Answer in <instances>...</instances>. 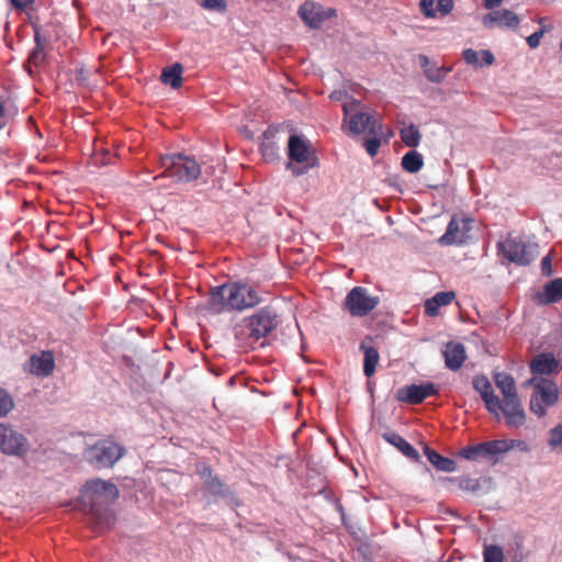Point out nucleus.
Segmentation results:
<instances>
[{"label": "nucleus", "instance_id": "nucleus-42", "mask_svg": "<svg viewBox=\"0 0 562 562\" xmlns=\"http://www.w3.org/2000/svg\"><path fill=\"white\" fill-rule=\"evenodd\" d=\"M436 8L442 15H447L453 9V0H437Z\"/></svg>", "mask_w": 562, "mask_h": 562}, {"label": "nucleus", "instance_id": "nucleus-23", "mask_svg": "<svg viewBox=\"0 0 562 562\" xmlns=\"http://www.w3.org/2000/svg\"><path fill=\"white\" fill-rule=\"evenodd\" d=\"M464 61L474 67L490 66L494 63V55L490 50L476 52L472 48L464 49L462 53Z\"/></svg>", "mask_w": 562, "mask_h": 562}, {"label": "nucleus", "instance_id": "nucleus-13", "mask_svg": "<svg viewBox=\"0 0 562 562\" xmlns=\"http://www.w3.org/2000/svg\"><path fill=\"white\" fill-rule=\"evenodd\" d=\"M336 14L333 8H324L314 1H305L299 9V15L311 29H318L322 23Z\"/></svg>", "mask_w": 562, "mask_h": 562}, {"label": "nucleus", "instance_id": "nucleus-22", "mask_svg": "<svg viewBox=\"0 0 562 562\" xmlns=\"http://www.w3.org/2000/svg\"><path fill=\"white\" fill-rule=\"evenodd\" d=\"M382 437L385 441L396 447L408 459L414 461L418 460L419 454L417 450L398 434L385 432L382 435Z\"/></svg>", "mask_w": 562, "mask_h": 562}, {"label": "nucleus", "instance_id": "nucleus-9", "mask_svg": "<svg viewBox=\"0 0 562 562\" xmlns=\"http://www.w3.org/2000/svg\"><path fill=\"white\" fill-rule=\"evenodd\" d=\"M124 448L112 440H99L85 451L87 461L97 469L113 467L123 456Z\"/></svg>", "mask_w": 562, "mask_h": 562}, {"label": "nucleus", "instance_id": "nucleus-35", "mask_svg": "<svg viewBox=\"0 0 562 562\" xmlns=\"http://www.w3.org/2000/svg\"><path fill=\"white\" fill-rule=\"evenodd\" d=\"M484 562H504V553L498 546H488L484 548Z\"/></svg>", "mask_w": 562, "mask_h": 562}, {"label": "nucleus", "instance_id": "nucleus-44", "mask_svg": "<svg viewBox=\"0 0 562 562\" xmlns=\"http://www.w3.org/2000/svg\"><path fill=\"white\" fill-rule=\"evenodd\" d=\"M542 35H543V31L542 30L537 31V32L532 33L531 35H529L527 37V43H528L529 47L530 48L538 47Z\"/></svg>", "mask_w": 562, "mask_h": 562}, {"label": "nucleus", "instance_id": "nucleus-6", "mask_svg": "<svg viewBox=\"0 0 562 562\" xmlns=\"http://www.w3.org/2000/svg\"><path fill=\"white\" fill-rule=\"evenodd\" d=\"M288 150L291 161L286 164V169L295 177L305 175L317 165V158L314 151L306 142L297 135L290 136Z\"/></svg>", "mask_w": 562, "mask_h": 562}, {"label": "nucleus", "instance_id": "nucleus-40", "mask_svg": "<svg viewBox=\"0 0 562 562\" xmlns=\"http://www.w3.org/2000/svg\"><path fill=\"white\" fill-rule=\"evenodd\" d=\"M420 11L427 18H434L436 15V1L435 0H420L419 2Z\"/></svg>", "mask_w": 562, "mask_h": 562}, {"label": "nucleus", "instance_id": "nucleus-33", "mask_svg": "<svg viewBox=\"0 0 562 562\" xmlns=\"http://www.w3.org/2000/svg\"><path fill=\"white\" fill-rule=\"evenodd\" d=\"M452 482H457L458 486L462 491L476 493L481 488V484L477 479H472L470 476H461L451 479Z\"/></svg>", "mask_w": 562, "mask_h": 562}, {"label": "nucleus", "instance_id": "nucleus-25", "mask_svg": "<svg viewBox=\"0 0 562 562\" xmlns=\"http://www.w3.org/2000/svg\"><path fill=\"white\" fill-rule=\"evenodd\" d=\"M454 297L453 292H439L425 302V312L429 316H436L441 306L451 303Z\"/></svg>", "mask_w": 562, "mask_h": 562}, {"label": "nucleus", "instance_id": "nucleus-14", "mask_svg": "<svg viewBox=\"0 0 562 562\" xmlns=\"http://www.w3.org/2000/svg\"><path fill=\"white\" fill-rule=\"evenodd\" d=\"M471 231V222L467 218L453 216L448 224L446 233L439 238V244L443 246L461 245Z\"/></svg>", "mask_w": 562, "mask_h": 562}, {"label": "nucleus", "instance_id": "nucleus-34", "mask_svg": "<svg viewBox=\"0 0 562 562\" xmlns=\"http://www.w3.org/2000/svg\"><path fill=\"white\" fill-rule=\"evenodd\" d=\"M14 407L11 394L0 387V418L5 417Z\"/></svg>", "mask_w": 562, "mask_h": 562}, {"label": "nucleus", "instance_id": "nucleus-38", "mask_svg": "<svg viewBox=\"0 0 562 562\" xmlns=\"http://www.w3.org/2000/svg\"><path fill=\"white\" fill-rule=\"evenodd\" d=\"M549 445L562 452V425H558L550 431Z\"/></svg>", "mask_w": 562, "mask_h": 562}, {"label": "nucleus", "instance_id": "nucleus-12", "mask_svg": "<svg viewBox=\"0 0 562 562\" xmlns=\"http://www.w3.org/2000/svg\"><path fill=\"white\" fill-rule=\"evenodd\" d=\"M509 449L507 441L505 440H493L482 442L475 446L463 448L460 451V456L467 460H480L487 459L499 453H503Z\"/></svg>", "mask_w": 562, "mask_h": 562}, {"label": "nucleus", "instance_id": "nucleus-3", "mask_svg": "<svg viewBox=\"0 0 562 562\" xmlns=\"http://www.w3.org/2000/svg\"><path fill=\"white\" fill-rule=\"evenodd\" d=\"M278 324V315L274 311L268 307L260 308L243 321L235 336L245 347L254 348V345L274 330Z\"/></svg>", "mask_w": 562, "mask_h": 562}, {"label": "nucleus", "instance_id": "nucleus-1", "mask_svg": "<svg viewBox=\"0 0 562 562\" xmlns=\"http://www.w3.org/2000/svg\"><path fill=\"white\" fill-rule=\"evenodd\" d=\"M260 303L257 291L247 283H225L211 289L209 310L214 314L244 311Z\"/></svg>", "mask_w": 562, "mask_h": 562}, {"label": "nucleus", "instance_id": "nucleus-30", "mask_svg": "<svg viewBox=\"0 0 562 562\" xmlns=\"http://www.w3.org/2000/svg\"><path fill=\"white\" fill-rule=\"evenodd\" d=\"M202 479H204V483L206 486V490L212 495H225V488L222 482L217 477L211 476V470L206 467H204L202 470L199 471Z\"/></svg>", "mask_w": 562, "mask_h": 562}, {"label": "nucleus", "instance_id": "nucleus-32", "mask_svg": "<svg viewBox=\"0 0 562 562\" xmlns=\"http://www.w3.org/2000/svg\"><path fill=\"white\" fill-rule=\"evenodd\" d=\"M544 296L548 303L558 302L562 297V280H552L544 286Z\"/></svg>", "mask_w": 562, "mask_h": 562}, {"label": "nucleus", "instance_id": "nucleus-4", "mask_svg": "<svg viewBox=\"0 0 562 562\" xmlns=\"http://www.w3.org/2000/svg\"><path fill=\"white\" fill-rule=\"evenodd\" d=\"M361 103L356 99H350L344 102V124L348 125L351 134H369L379 135L381 133V125L368 112L360 110Z\"/></svg>", "mask_w": 562, "mask_h": 562}, {"label": "nucleus", "instance_id": "nucleus-26", "mask_svg": "<svg viewBox=\"0 0 562 562\" xmlns=\"http://www.w3.org/2000/svg\"><path fill=\"white\" fill-rule=\"evenodd\" d=\"M360 349L363 351V373L367 378H370L375 372V367L379 362L380 356L374 347L360 345Z\"/></svg>", "mask_w": 562, "mask_h": 562}, {"label": "nucleus", "instance_id": "nucleus-20", "mask_svg": "<svg viewBox=\"0 0 562 562\" xmlns=\"http://www.w3.org/2000/svg\"><path fill=\"white\" fill-rule=\"evenodd\" d=\"M558 367L559 362L554 356L547 352L537 355L530 363V370L535 375L533 378H537V375H549L553 373Z\"/></svg>", "mask_w": 562, "mask_h": 562}, {"label": "nucleus", "instance_id": "nucleus-41", "mask_svg": "<svg viewBox=\"0 0 562 562\" xmlns=\"http://www.w3.org/2000/svg\"><path fill=\"white\" fill-rule=\"evenodd\" d=\"M373 137L366 140L364 146L367 153L373 157L376 155L379 147L381 146V139L378 137V135H372Z\"/></svg>", "mask_w": 562, "mask_h": 562}, {"label": "nucleus", "instance_id": "nucleus-19", "mask_svg": "<svg viewBox=\"0 0 562 562\" xmlns=\"http://www.w3.org/2000/svg\"><path fill=\"white\" fill-rule=\"evenodd\" d=\"M483 24L491 27L494 24L499 26L516 27L519 24L518 16L507 9L495 10L483 18Z\"/></svg>", "mask_w": 562, "mask_h": 562}, {"label": "nucleus", "instance_id": "nucleus-17", "mask_svg": "<svg viewBox=\"0 0 562 562\" xmlns=\"http://www.w3.org/2000/svg\"><path fill=\"white\" fill-rule=\"evenodd\" d=\"M473 387L480 393L487 411L499 418L501 400L493 392V386L484 375H477L473 379Z\"/></svg>", "mask_w": 562, "mask_h": 562}, {"label": "nucleus", "instance_id": "nucleus-45", "mask_svg": "<svg viewBox=\"0 0 562 562\" xmlns=\"http://www.w3.org/2000/svg\"><path fill=\"white\" fill-rule=\"evenodd\" d=\"M330 99L335 101H342L344 103L346 101H349L351 98H349L347 93L344 91H334L330 93Z\"/></svg>", "mask_w": 562, "mask_h": 562}, {"label": "nucleus", "instance_id": "nucleus-39", "mask_svg": "<svg viewBox=\"0 0 562 562\" xmlns=\"http://www.w3.org/2000/svg\"><path fill=\"white\" fill-rule=\"evenodd\" d=\"M448 71V69L431 67L425 70V76L429 81L439 83L443 80Z\"/></svg>", "mask_w": 562, "mask_h": 562}, {"label": "nucleus", "instance_id": "nucleus-28", "mask_svg": "<svg viewBox=\"0 0 562 562\" xmlns=\"http://www.w3.org/2000/svg\"><path fill=\"white\" fill-rule=\"evenodd\" d=\"M182 66L175 64L171 67H167L162 70L161 80L164 83L170 85L171 88L177 89L182 83Z\"/></svg>", "mask_w": 562, "mask_h": 562}, {"label": "nucleus", "instance_id": "nucleus-47", "mask_svg": "<svg viewBox=\"0 0 562 562\" xmlns=\"http://www.w3.org/2000/svg\"><path fill=\"white\" fill-rule=\"evenodd\" d=\"M503 0H483L484 7L486 9H493L495 7H498Z\"/></svg>", "mask_w": 562, "mask_h": 562}, {"label": "nucleus", "instance_id": "nucleus-36", "mask_svg": "<svg viewBox=\"0 0 562 562\" xmlns=\"http://www.w3.org/2000/svg\"><path fill=\"white\" fill-rule=\"evenodd\" d=\"M35 42L36 46L32 49L29 56V63H32L33 65L37 66L44 60V47L40 43V35L38 33H35Z\"/></svg>", "mask_w": 562, "mask_h": 562}, {"label": "nucleus", "instance_id": "nucleus-5", "mask_svg": "<svg viewBox=\"0 0 562 562\" xmlns=\"http://www.w3.org/2000/svg\"><path fill=\"white\" fill-rule=\"evenodd\" d=\"M161 166L165 168L160 177L173 178L179 182H191L201 175V166L194 158L181 154L165 156L161 158ZM155 177V179H158Z\"/></svg>", "mask_w": 562, "mask_h": 562}, {"label": "nucleus", "instance_id": "nucleus-37", "mask_svg": "<svg viewBox=\"0 0 562 562\" xmlns=\"http://www.w3.org/2000/svg\"><path fill=\"white\" fill-rule=\"evenodd\" d=\"M196 3L205 10L224 12L226 10L225 0H195Z\"/></svg>", "mask_w": 562, "mask_h": 562}, {"label": "nucleus", "instance_id": "nucleus-48", "mask_svg": "<svg viewBox=\"0 0 562 562\" xmlns=\"http://www.w3.org/2000/svg\"><path fill=\"white\" fill-rule=\"evenodd\" d=\"M5 126V119H4V108L0 103V130Z\"/></svg>", "mask_w": 562, "mask_h": 562}, {"label": "nucleus", "instance_id": "nucleus-27", "mask_svg": "<svg viewBox=\"0 0 562 562\" xmlns=\"http://www.w3.org/2000/svg\"><path fill=\"white\" fill-rule=\"evenodd\" d=\"M494 381L496 386L501 390L504 398L518 395L515 381L509 374L505 372L495 373Z\"/></svg>", "mask_w": 562, "mask_h": 562}, {"label": "nucleus", "instance_id": "nucleus-10", "mask_svg": "<svg viewBox=\"0 0 562 562\" xmlns=\"http://www.w3.org/2000/svg\"><path fill=\"white\" fill-rule=\"evenodd\" d=\"M31 451V442L27 437L12 425L0 423V452L23 458Z\"/></svg>", "mask_w": 562, "mask_h": 562}, {"label": "nucleus", "instance_id": "nucleus-29", "mask_svg": "<svg viewBox=\"0 0 562 562\" xmlns=\"http://www.w3.org/2000/svg\"><path fill=\"white\" fill-rule=\"evenodd\" d=\"M424 166L422 154L415 150L406 153L402 158V167L409 173L418 172Z\"/></svg>", "mask_w": 562, "mask_h": 562}, {"label": "nucleus", "instance_id": "nucleus-43", "mask_svg": "<svg viewBox=\"0 0 562 562\" xmlns=\"http://www.w3.org/2000/svg\"><path fill=\"white\" fill-rule=\"evenodd\" d=\"M541 273L546 277H551L553 274L552 259L550 255H547L541 260Z\"/></svg>", "mask_w": 562, "mask_h": 562}, {"label": "nucleus", "instance_id": "nucleus-46", "mask_svg": "<svg viewBox=\"0 0 562 562\" xmlns=\"http://www.w3.org/2000/svg\"><path fill=\"white\" fill-rule=\"evenodd\" d=\"M32 2L33 0H11V4L16 10H25Z\"/></svg>", "mask_w": 562, "mask_h": 562}, {"label": "nucleus", "instance_id": "nucleus-2", "mask_svg": "<svg viewBox=\"0 0 562 562\" xmlns=\"http://www.w3.org/2000/svg\"><path fill=\"white\" fill-rule=\"evenodd\" d=\"M82 501L89 506L92 518L101 528H109L114 522V517L109 506L119 497L117 487L101 479L89 481L82 491Z\"/></svg>", "mask_w": 562, "mask_h": 562}, {"label": "nucleus", "instance_id": "nucleus-7", "mask_svg": "<svg viewBox=\"0 0 562 562\" xmlns=\"http://www.w3.org/2000/svg\"><path fill=\"white\" fill-rule=\"evenodd\" d=\"M502 255L519 266L529 265L538 256V244L520 237H508L498 243Z\"/></svg>", "mask_w": 562, "mask_h": 562}, {"label": "nucleus", "instance_id": "nucleus-11", "mask_svg": "<svg viewBox=\"0 0 562 562\" xmlns=\"http://www.w3.org/2000/svg\"><path fill=\"white\" fill-rule=\"evenodd\" d=\"M378 296H371L362 286H355L346 296L345 307L351 316L362 317L373 311L379 304Z\"/></svg>", "mask_w": 562, "mask_h": 562}, {"label": "nucleus", "instance_id": "nucleus-31", "mask_svg": "<svg viewBox=\"0 0 562 562\" xmlns=\"http://www.w3.org/2000/svg\"><path fill=\"white\" fill-rule=\"evenodd\" d=\"M401 138L406 146L417 147L420 142V133L415 125L411 124L401 130Z\"/></svg>", "mask_w": 562, "mask_h": 562}, {"label": "nucleus", "instance_id": "nucleus-15", "mask_svg": "<svg viewBox=\"0 0 562 562\" xmlns=\"http://www.w3.org/2000/svg\"><path fill=\"white\" fill-rule=\"evenodd\" d=\"M437 393L438 389L434 383L412 384L397 391V400L409 404H418Z\"/></svg>", "mask_w": 562, "mask_h": 562}, {"label": "nucleus", "instance_id": "nucleus-8", "mask_svg": "<svg viewBox=\"0 0 562 562\" xmlns=\"http://www.w3.org/2000/svg\"><path fill=\"white\" fill-rule=\"evenodd\" d=\"M526 384L533 385L530 398V411L539 417L544 416L547 408L553 406L559 397L557 385L548 379L532 378Z\"/></svg>", "mask_w": 562, "mask_h": 562}, {"label": "nucleus", "instance_id": "nucleus-21", "mask_svg": "<svg viewBox=\"0 0 562 562\" xmlns=\"http://www.w3.org/2000/svg\"><path fill=\"white\" fill-rule=\"evenodd\" d=\"M446 367L452 371L459 370L465 360V350L462 344L449 342L442 350Z\"/></svg>", "mask_w": 562, "mask_h": 562}, {"label": "nucleus", "instance_id": "nucleus-18", "mask_svg": "<svg viewBox=\"0 0 562 562\" xmlns=\"http://www.w3.org/2000/svg\"><path fill=\"white\" fill-rule=\"evenodd\" d=\"M501 412L504 414L506 423L510 427H519L524 425L526 420V415L518 395L504 398L503 403L501 402L499 413Z\"/></svg>", "mask_w": 562, "mask_h": 562}, {"label": "nucleus", "instance_id": "nucleus-24", "mask_svg": "<svg viewBox=\"0 0 562 562\" xmlns=\"http://www.w3.org/2000/svg\"><path fill=\"white\" fill-rule=\"evenodd\" d=\"M424 453L427 457V460L439 471L443 472H454L457 469V464L452 459L445 458L437 453L435 450L429 447L424 448Z\"/></svg>", "mask_w": 562, "mask_h": 562}, {"label": "nucleus", "instance_id": "nucleus-16", "mask_svg": "<svg viewBox=\"0 0 562 562\" xmlns=\"http://www.w3.org/2000/svg\"><path fill=\"white\" fill-rule=\"evenodd\" d=\"M54 368L55 360L50 351L32 355L23 366L25 372L36 376H47L53 372Z\"/></svg>", "mask_w": 562, "mask_h": 562}]
</instances>
